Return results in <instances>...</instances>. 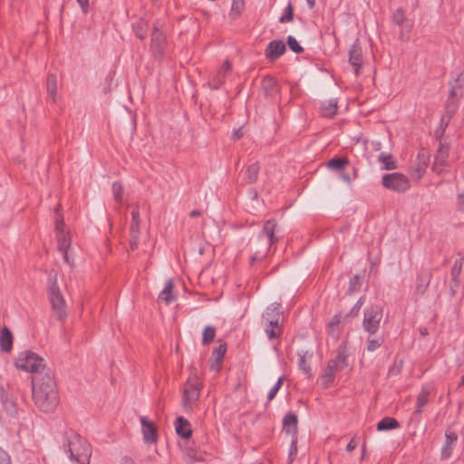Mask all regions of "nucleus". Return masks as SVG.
Wrapping results in <instances>:
<instances>
[{"label": "nucleus", "mask_w": 464, "mask_h": 464, "mask_svg": "<svg viewBox=\"0 0 464 464\" xmlns=\"http://www.w3.org/2000/svg\"><path fill=\"white\" fill-rule=\"evenodd\" d=\"M33 399L35 406L43 412L53 411L60 401L53 376L46 372L33 378Z\"/></svg>", "instance_id": "nucleus-1"}, {"label": "nucleus", "mask_w": 464, "mask_h": 464, "mask_svg": "<svg viewBox=\"0 0 464 464\" xmlns=\"http://www.w3.org/2000/svg\"><path fill=\"white\" fill-rule=\"evenodd\" d=\"M67 452L71 460L79 464H89L92 456V447L86 439L80 435H72L68 440Z\"/></svg>", "instance_id": "nucleus-2"}, {"label": "nucleus", "mask_w": 464, "mask_h": 464, "mask_svg": "<svg viewBox=\"0 0 464 464\" xmlns=\"http://www.w3.org/2000/svg\"><path fill=\"white\" fill-rule=\"evenodd\" d=\"M14 365L18 370L32 372L36 375H44L45 369L44 361L37 353L24 351L18 353L14 359Z\"/></svg>", "instance_id": "nucleus-3"}, {"label": "nucleus", "mask_w": 464, "mask_h": 464, "mask_svg": "<svg viewBox=\"0 0 464 464\" xmlns=\"http://www.w3.org/2000/svg\"><path fill=\"white\" fill-rule=\"evenodd\" d=\"M202 383L199 378L196 375L190 376L184 388L183 392V406L187 410H192L196 405L200 396Z\"/></svg>", "instance_id": "nucleus-4"}, {"label": "nucleus", "mask_w": 464, "mask_h": 464, "mask_svg": "<svg viewBox=\"0 0 464 464\" xmlns=\"http://www.w3.org/2000/svg\"><path fill=\"white\" fill-rule=\"evenodd\" d=\"M382 184L385 188L396 192H404L411 188L408 177L400 172L384 175L382 179Z\"/></svg>", "instance_id": "nucleus-5"}, {"label": "nucleus", "mask_w": 464, "mask_h": 464, "mask_svg": "<svg viewBox=\"0 0 464 464\" xmlns=\"http://www.w3.org/2000/svg\"><path fill=\"white\" fill-rule=\"evenodd\" d=\"M382 318V308L379 305H372L364 312V318L362 321L363 329L370 334H376L379 330Z\"/></svg>", "instance_id": "nucleus-6"}, {"label": "nucleus", "mask_w": 464, "mask_h": 464, "mask_svg": "<svg viewBox=\"0 0 464 464\" xmlns=\"http://www.w3.org/2000/svg\"><path fill=\"white\" fill-rule=\"evenodd\" d=\"M55 229L57 232V241L59 250L63 255V259L66 263L71 264L68 250L71 246L72 237L69 230H66L63 219H57L55 222Z\"/></svg>", "instance_id": "nucleus-7"}, {"label": "nucleus", "mask_w": 464, "mask_h": 464, "mask_svg": "<svg viewBox=\"0 0 464 464\" xmlns=\"http://www.w3.org/2000/svg\"><path fill=\"white\" fill-rule=\"evenodd\" d=\"M430 155L426 149H420L418 152L416 162L410 169L411 179L420 180L426 173L430 164Z\"/></svg>", "instance_id": "nucleus-8"}, {"label": "nucleus", "mask_w": 464, "mask_h": 464, "mask_svg": "<svg viewBox=\"0 0 464 464\" xmlns=\"http://www.w3.org/2000/svg\"><path fill=\"white\" fill-rule=\"evenodd\" d=\"M49 299L56 318L64 320L66 317V304L58 288L52 287L49 290Z\"/></svg>", "instance_id": "nucleus-9"}, {"label": "nucleus", "mask_w": 464, "mask_h": 464, "mask_svg": "<svg viewBox=\"0 0 464 464\" xmlns=\"http://www.w3.org/2000/svg\"><path fill=\"white\" fill-rule=\"evenodd\" d=\"M450 155V146L440 143L432 164V170L438 174L442 173L448 166V158Z\"/></svg>", "instance_id": "nucleus-10"}, {"label": "nucleus", "mask_w": 464, "mask_h": 464, "mask_svg": "<svg viewBox=\"0 0 464 464\" xmlns=\"http://www.w3.org/2000/svg\"><path fill=\"white\" fill-rule=\"evenodd\" d=\"M167 46L165 34L160 30L157 24H154L151 34L150 47L155 55H161Z\"/></svg>", "instance_id": "nucleus-11"}, {"label": "nucleus", "mask_w": 464, "mask_h": 464, "mask_svg": "<svg viewBox=\"0 0 464 464\" xmlns=\"http://www.w3.org/2000/svg\"><path fill=\"white\" fill-rule=\"evenodd\" d=\"M286 47L283 41H271L265 50V56L269 62L276 61L285 53Z\"/></svg>", "instance_id": "nucleus-12"}, {"label": "nucleus", "mask_w": 464, "mask_h": 464, "mask_svg": "<svg viewBox=\"0 0 464 464\" xmlns=\"http://www.w3.org/2000/svg\"><path fill=\"white\" fill-rule=\"evenodd\" d=\"M143 439L146 443H156L158 440L157 427L147 417L140 418Z\"/></svg>", "instance_id": "nucleus-13"}, {"label": "nucleus", "mask_w": 464, "mask_h": 464, "mask_svg": "<svg viewBox=\"0 0 464 464\" xmlns=\"http://www.w3.org/2000/svg\"><path fill=\"white\" fill-rule=\"evenodd\" d=\"M362 53L361 47L354 44L349 51V63L353 66L356 75L359 74V71L362 66Z\"/></svg>", "instance_id": "nucleus-14"}, {"label": "nucleus", "mask_w": 464, "mask_h": 464, "mask_svg": "<svg viewBox=\"0 0 464 464\" xmlns=\"http://www.w3.org/2000/svg\"><path fill=\"white\" fill-rule=\"evenodd\" d=\"M140 213L138 210H133L131 212V223H130V234H131V241L130 247L131 249H135L137 246V239L140 235Z\"/></svg>", "instance_id": "nucleus-15"}, {"label": "nucleus", "mask_w": 464, "mask_h": 464, "mask_svg": "<svg viewBox=\"0 0 464 464\" xmlns=\"http://www.w3.org/2000/svg\"><path fill=\"white\" fill-rule=\"evenodd\" d=\"M13 339L12 332L7 327H4L0 331V350L10 353L13 348Z\"/></svg>", "instance_id": "nucleus-16"}, {"label": "nucleus", "mask_w": 464, "mask_h": 464, "mask_svg": "<svg viewBox=\"0 0 464 464\" xmlns=\"http://www.w3.org/2000/svg\"><path fill=\"white\" fill-rule=\"evenodd\" d=\"M343 329V318L341 314H335L327 324V332L334 338L337 339Z\"/></svg>", "instance_id": "nucleus-17"}, {"label": "nucleus", "mask_w": 464, "mask_h": 464, "mask_svg": "<svg viewBox=\"0 0 464 464\" xmlns=\"http://www.w3.org/2000/svg\"><path fill=\"white\" fill-rule=\"evenodd\" d=\"M266 333L269 339H275L281 335L282 330L279 325V320L265 318Z\"/></svg>", "instance_id": "nucleus-18"}, {"label": "nucleus", "mask_w": 464, "mask_h": 464, "mask_svg": "<svg viewBox=\"0 0 464 464\" xmlns=\"http://www.w3.org/2000/svg\"><path fill=\"white\" fill-rule=\"evenodd\" d=\"M432 388L430 386L423 387L417 396L415 413L420 414L424 406L428 403Z\"/></svg>", "instance_id": "nucleus-19"}, {"label": "nucleus", "mask_w": 464, "mask_h": 464, "mask_svg": "<svg viewBox=\"0 0 464 464\" xmlns=\"http://www.w3.org/2000/svg\"><path fill=\"white\" fill-rule=\"evenodd\" d=\"M177 433L184 439L191 437L192 430L189 422L183 417H179L175 423Z\"/></svg>", "instance_id": "nucleus-20"}, {"label": "nucleus", "mask_w": 464, "mask_h": 464, "mask_svg": "<svg viewBox=\"0 0 464 464\" xmlns=\"http://www.w3.org/2000/svg\"><path fill=\"white\" fill-rule=\"evenodd\" d=\"M231 71V63L226 61L218 70L217 76L210 82L211 86L215 89L218 88L224 81L226 74Z\"/></svg>", "instance_id": "nucleus-21"}, {"label": "nucleus", "mask_w": 464, "mask_h": 464, "mask_svg": "<svg viewBox=\"0 0 464 464\" xmlns=\"http://www.w3.org/2000/svg\"><path fill=\"white\" fill-rule=\"evenodd\" d=\"M174 284L172 280H169L164 289L160 292L159 295V300L162 301L166 304H169L176 299V295L173 294Z\"/></svg>", "instance_id": "nucleus-22"}, {"label": "nucleus", "mask_w": 464, "mask_h": 464, "mask_svg": "<svg viewBox=\"0 0 464 464\" xmlns=\"http://www.w3.org/2000/svg\"><path fill=\"white\" fill-rule=\"evenodd\" d=\"M337 111V102L335 100L325 101L322 103L321 112L324 117L332 118Z\"/></svg>", "instance_id": "nucleus-23"}, {"label": "nucleus", "mask_w": 464, "mask_h": 464, "mask_svg": "<svg viewBox=\"0 0 464 464\" xmlns=\"http://www.w3.org/2000/svg\"><path fill=\"white\" fill-rule=\"evenodd\" d=\"M276 223L275 220H267L263 227V233L268 237L269 246L275 244L277 238L275 237Z\"/></svg>", "instance_id": "nucleus-24"}, {"label": "nucleus", "mask_w": 464, "mask_h": 464, "mask_svg": "<svg viewBox=\"0 0 464 464\" xmlns=\"http://www.w3.org/2000/svg\"><path fill=\"white\" fill-rule=\"evenodd\" d=\"M378 160L382 165L383 169L392 170L397 168V164L391 154L382 152Z\"/></svg>", "instance_id": "nucleus-25"}, {"label": "nucleus", "mask_w": 464, "mask_h": 464, "mask_svg": "<svg viewBox=\"0 0 464 464\" xmlns=\"http://www.w3.org/2000/svg\"><path fill=\"white\" fill-rule=\"evenodd\" d=\"M245 9L244 0H232L231 9L229 12V17L233 20L237 19Z\"/></svg>", "instance_id": "nucleus-26"}, {"label": "nucleus", "mask_w": 464, "mask_h": 464, "mask_svg": "<svg viewBox=\"0 0 464 464\" xmlns=\"http://www.w3.org/2000/svg\"><path fill=\"white\" fill-rule=\"evenodd\" d=\"M284 426L288 433H295L297 430V417L294 413H288L284 419Z\"/></svg>", "instance_id": "nucleus-27"}, {"label": "nucleus", "mask_w": 464, "mask_h": 464, "mask_svg": "<svg viewBox=\"0 0 464 464\" xmlns=\"http://www.w3.org/2000/svg\"><path fill=\"white\" fill-rule=\"evenodd\" d=\"M345 366V356L342 353H339L334 359L331 360L328 362L327 367L332 369L334 372H338L342 370Z\"/></svg>", "instance_id": "nucleus-28"}, {"label": "nucleus", "mask_w": 464, "mask_h": 464, "mask_svg": "<svg viewBox=\"0 0 464 464\" xmlns=\"http://www.w3.org/2000/svg\"><path fill=\"white\" fill-rule=\"evenodd\" d=\"M399 426L398 421L393 418H383L379 423L377 424V430H387L395 429Z\"/></svg>", "instance_id": "nucleus-29"}, {"label": "nucleus", "mask_w": 464, "mask_h": 464, "mask_svg": "<svg viewBox=\"0 0 464 464\" xmlns=\"http://www.w3.org/2000/svg\"><path fill=\"white\" fill-rule=\"evenodd\" d=\"M134 31L140 39H145L148 31V22L141 19L134 24Z\"/></svg>", "instance_id": "nucleus-30"}, {"label": "nucleus", "mask_w": 464, "mask_h": 464, "mask_svg": "<svg viewBox=\"0 0 464 464\" xmlns=\"http://www.w3.org/2000/svg\"><path fill=\"white\" fill-rule=\"evenodd\" d=\"M349 164L347 158H334L327 162L328 168L332 169H343Z\"/></svg>", "instance_id": "nucleus-31"}, {"label": "nucleus", "mask_w": 464, "mask_h": 464, "mask_svg": "<svg viewBox=\"0 0 464 464\" xmlns=\"http://www.w3.org/2000/svg\"><path fill=\"white\" fill-rule=\"evenodd\" d=\"M260 169V166L257 162L253 163L248 166L246 169L247 179L250 183H254L257 180L258 172Z\"/></svg>", "instance_id": "nucleus-32"}, {"label": "nucleus", "mask_w": 464, "mask_h": 464, "mask_svg": "<svg viewBox=\"0 0 464 464\" xmlns=\"http://www.w3.org/2000/svg\"><path fill=\"white\" fill-rule=\"evenodd\" d=\"M47 92L54 101L57 93V79L55 75H50L47 78Z\"/></svg>", "instance_id": "nucleus-33"}, {"label": "nucleus", "mask_w": 464, "mask_h": 464, "mask_svg": "<svg viewBox=\"0 0 464 464\" xmlns=\"http://www.w3.org/2000/svg\"><path fill=\"white\" fill-rule=\"evenodd\" d=\"M216 337V329L213 326H207L202 333V343L208 344L214 341Z\"/></svg>", "instance_id": "nucleus-34"}, {"label": "nucleus", "mask_w": 464, "mask_h": 464, "mask_svg": "<svg viewBox=\"0 0 464 464\" xmlns=\"http://www.w3.org/2000/svg\"><path fill=\"white\" fill-rule=\"evenodd\" d=\"M383 339L382 337L369 338L367 340V350L369 352H374L381 347Z\"/></svg>", "instance_id": "nucleus-35"}, {"label": "nucleus", "mask_w": 464, "mask_h": 464, "mask_svg": "<svg viewBox=\"0 0 464 464\" xmlns=\"http://www.w3.org/2000/svg\"><path fill=\"white\" fill-rule=\"evenodd\" d=\"M112 192L117 202L121 203L123 196V188L121 184L119 182H114L112 184Z\"/></svg>", "instance_id": "nucleus-36"}, {"label": "nucleus", "mask_w": 464, "mask_h": 464, "mask_svg": "<svg viewBox=\"0 0 464 464\" xmlns=\"http://www.w3.org/2000/svg\"><path fill=\"white\" fill-rule=\"evenodd\" d=\"M287 44H288V46L289 48L296 53H300L303 52V47L298 44V42L295 40V37L293 36H288L287 38Z\"/></svg>", "instance_id": "nucleus-37"}, {"label": "nucleus", "mask_w": 464, "mask_h": 464, "mask_svg": "<svg viewBox=\"0 0 464 464\" xmlns=\"http://www.w3.org/2000/svg\"><path fill=\"white\" fill-rule=\"evenodd\" d=\"M227 352V345L220 344L218 348L213 351V355L215 356L218 362H220Z\"/></svg>", "instance_id": "nucleus-38"}, {"label": "nucleus", "mask_w": 464, "mask_h": 464, "mask_svg": "<svg viewBox=\"0 0 464 464\" xmlns=\"http://www.w3.org/2000/svg\"><path fill=\"white\" fill-rule=\"evenodd\" d=\"M283 382H284L283 378H279L277 380L276 385L269 391V392L267 394L268 401H272L276 397L277 392L283 385Z\"/></svg>", "instance_id": "nucleus-39"}, {"label": "nucleus", "mask_w": 464, "mask_h": 464, "mask_svg": "<svg viewBox=\"0 0 464 464\" xmlns=\"http://www.w3.org/2000/svg\"><path fill=\"white\" fill-rule=\"evenodd\" d=\"M393 20L399 25H401L405 22L406 18L402 9L399 8L394 12Z\"/></svg>", "instance_id": "nucleus-40"}, {"label": "nucleus", "mask_w": 464, "mask_h": 464, "mask_svg": "<svg viewBox=\"0 0 464 464\" xmlns=\"http://www.w3.org/2000/svg\"><path fill=\"white\" fill-rule=\"evenodd\" d=\"M335 376V372H334L332 369L330 370L329 367H326L324 373L323 375V380L325 383L330 384L334 382Z\"/></svg>", "instance_id": "nucleus-41"}, {"label": "nucleus", "mask_w": 464, "mask_h": 464, "mask_svg": "<svg viewBox=\"0 0 464 464\" xmlns=\"http://www.w3.org/2000/svg\"><path fill=\"white\" fill-rule=\"evenodd\" d=\"M293 7L291 5H288V6L285 9V14L283 15L280 18L281 23L290 22L293 19Z\"/></svg>", "instance_id": "nucleus-42"}, {"label": "nucleus", "mask_w": 464, "mask_h": 464, "mask_svg": "<svg viewBox=\"0 0 464 464\" xmlns=\"http://www.w3.org/2000/svg\"><path fill=\"white\" fill-rule=\"evenodd\" d=\"M0 464H11L9 454L0 447Z\"/></svg>", "instance_id": "nucleus-43"}, {"label": "nucleus", "mask_w": 464, "mask_h": 464, "mask_svg": "<svg viewBox=\"0 0 464 464\" xmlns=\"http://www.w3.org/2000/svg\"><path fill=\"white\" fill-rule=\"evenodd\" d=\"M457 435L453 432L447 433L446 434V444L448 445H453L457 440Z\"/></svg>", "instance_id": "nucleus-44"}, {"label": "nucleus", "mask_w": 464, "mask_h": 464, "mask_svg": "<svg viewBox=\"0 0 464 464\" xmlns=\"http://www.w3.org/2000/svg\"><path fill=\"white\" fill-rule=\"evenodd\" d=\"M80 5L83 14H87L89 11V0H76Z\"/></svg>", "instance_id": "nucleus-45"}, {"label": "nucleus", "mask_w": 464, "mask_h": 464, "mask_svg": "<svg viewBox=\"0 0 464 464\" xmlns=\"http://www.w3.org/2000/svg\"><path fill=\"white\" fill-rule=\"evenodd\" d=\"M451 450H452V446L446 444L444 446V448L442 449V453H441L442 457L445 458V459L449 458L450 456V454H451Z\"/></svg>", "instance_id": "nucleus-46"}, {"label": "nucleus", "mask_w": 464, "mask_h": 464, "mask_svg": "<svg viewBox=\"0 0 464 464\" xmlns=\"http://www.w3.org/2000/svg\"><path fill=\"white\" fill-rule=\"evenodd\" d=\"M363 304V299L362 298H360L357 303L355 304V305L353 306V310H352V313H354V314L356 315L358 314V312L360 311L362 305Z\"/></svg>", "instance_id": "nucleus-47"}, {"label": "nucleus", "mask_w": 464, "mask_h": 464, "mask_svg": "<svg viewBox=\"0 0 464 464\" xmlns=\"http://www.w3.org/2000/svg\"><path fill=\"white\" fill-rule=\"evenodd\" d=\"M297 440L296 438H295L292 441L291 445V450H290V458L294 457L297 453V446H296Z\"/></svg>", "instance_id": "nucleus-48"}, {"label": "nucleus", "mask_w": 464, "mask_h": 464, "mask_svg": "<svg viewBox=\"0 0 464 464\" xmlns=\"http://www.w3.org/2000/svg\"><path fill=\"white\" fill-rule=\"evenodd\" d=\"M357 447V443L355 442L354 440H352L346 446V450L349 451V452H352L355 450V448Z\"/></svg>", "instance_id": "nucleus-49"}, {"label": "nucleus", "mask_w": 464, "mask_h": 464, "mask_svg": "<svg viewBox=\"0 0 464 464\" xmlns=\"http://www.w3.org/2000/svg\"><path fill=\"white\" fill-rule=\"evenodd\" d=\"M189 216H190L191 218H198V217L201 216V211L197 210V209H196V210H192V211L189 213Z\"/></svg>", "instance_id": "nucleus-50"}, {"label": "nucleus", "mask_w": 464, "mask_h": 464, "mask_svg": "<svg viewBox=\"0 0 464 464\" xmlns=\"http://www.w3.org/2000/svg\"><path fill=\"white\" fill-rule=\"evenodd\" d=\"M122 464H135L130 458H123Z\"/></svg>", "instance_id": "nucleus-51"}, {"label": "nucleus", "mask_w": 464, "mask_h": 464, "mask_svg": "<svg viewBox=\"0 0 464 464\" xmlns=\"http://www.w3.org/2000/svg\"><path fill=\"white\" fill-rule=\"evenodd\" d=\"M264 82H265V83H268V84H273V83L275 82V80H274V78H272V77H267V78H266V79L264 80Z\"/></svg>", "instance_id": "nucleus-52"}, {"label": "nucleus", "mask_w": 464, "mask_h": 464, "mask_svg": "<svg viewBox=\"0 0 464 464\" xmlns=\"http://www.w3.org/2000/svg\"><path fill=\"white\" fill-rule=\"evenodd\" d=\"M307 3L310 6V8H314V0H307Z\"/></svg>", "instance_id": "nucleus-53"}, {"label": "nucleus", "mask_w": 464, "mask_h": 464, "mask_svg": "<svg viewBox=\"0 0 464 464\" xmlns=\"http://www.w3.org/2000/svg\"><path fill=\"white\" fill-rule=\"evenodd\" d=\"M461 385L464 386V375L462 376V379H461Z\"/></svg>", "instance_id": "nucleus-54"}]
</instances>
